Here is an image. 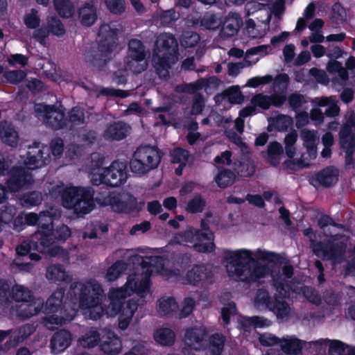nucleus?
Segmentation results:
<instances>
[{
	"label": "nucleus",
	"instance_id": "obj_1",
	"mask_svg": "<svg viewBox=\"0 0 355 355\" xmlns=\"http://www.w3.org/2000/svg\"><path fill=\"white\" fill-rule=\"evenodd\" d=\"M168 263L166 259L160 257H150L142 260L136 271L128 276L124 286L110 291L109 297L113 300H120L134 293L141 299L150 297L152 294L150 277L154 270L166 277L180 275V270H171L166 268Z\"/></svg>",
	"mask_w": 355,
	"mask_h": 355
},
{
	"label": "nucleus",
	"instance_id": "obj_2",
	"mask_svg": "<svg viewBox=\"0 0 355 355\" xmlns=\"http://www.w3.org/2000/svg\"><path fill=\"white\" fill-rule=\"evenodd\" d=\"M226 270L236 281L247 283L259 282L268 273V267L252 257L250 250L242 249L225 252Z\"/></svg>",
	"mask_w": 355,
	"mask_h": 355
},
{
	"label": "nucleus",
	"instance_id": "obj_3",
	"mask_svg": "<svg viewBox=\"0 0 355 355\" xmlns=\"http://www.w3.org/2000/svg\"><path fill=\"white\" fill-rule=\"evenodd\" d=\"M38 145L30 148L24 166H13L9 171L6 185L10 192L15 193L28 189L34 182L31 171L46 164L49 154L46 153V156L44 157L45 148L40 149Z\"/></svg>",
	"mask_w": 355,
	"mask_h": 355
},
{
	"label": "nucleus",
	"instance_id": "obj_4",
	"mask_svg": "<svg viewBox=\"0 0 355 355\" xmlns=\"http://www.w3.org/2000/svg\"><path fill=\"white\" fill-rule=\"evenodd\" d=\"M62 205L76 214H87L94 208V190L91 187H70L61 189Z\"/></svg>",
	"mask_w": 355,
	"mask_h": 355
},
{
	"label": "nucleus",
	"instance_id": "obj_5",
	"mask_svg": "<svg viewBox=\"0 0 355 355\" xmlns=\"http://www.w3.org/2000/svg\"><path fill=\"white\" fill-rule=\"evenodd\" d=\"M348 236L336 234L330 236L324 243L318 242L313 245V252L323 259L331 260L334 263H340L345 261Z\"/></svg>",
	"mask_w": 355,
	"mask_h": 355
},
{
	"label": "nucleus",
	"instance_id": "obj_6",
	"mask_svg": "<svg viewBox=\"0 0 355 355\" xmlns=\"http://www.w3.org/2000/svg\"><path fill=\"white\" fill-rule=\"evenodd\" d=\"M162 157V152L155 146H139L130 162V169L135 174L145 175L158 166Z\"/></svg>",
	"mask_w": 355,
	"mask_h": 355
},
{
	"label": "nucleus",
	"instance_id": "obj_7",
	"mask_svg": "<svg viewBox=\"0 0 355 355\" xmlns=\"http://www.w3.org/2000/svg\"><path fill=\"white\" fill-rule=\"evenodd\" d=\"M214 236L212 232H201L199 230L189 227L175 236L178 243L184 245L193 244L198 252L209 253L215 250Z\"/></svg>",
	"mask_w": 355,
	"mask_h": 355
},
{
	"label": "nucleus",
	"instance_id": "obj_8",
	"mask_svg": "<svg viewBox=\"0 0 355 355\" xmlns=\"http://www.w3.org/2000/svg\"><path fill=\"white\" fill-rule=\"evenodd\" d=\"M71 288H79V304L82 308L91 307L101 303L105 297L101 284L95 279H91L84 284L74 282L71 285Z\"/></svg>",
	"mask_w": 355,
	"mask_h": 355
},
{
	"label": "nucleus",
	"instance_id": "obj_9",
	"mask_svg": "<svg viewBox=\"0 0 355 355\" xmlns=\"http://www.w3.org/2000/svg\"><path fill=\"white\" fill-rule=\"evenodd\" d=\"M35 112L38 117H42L43 122L54 130H59L66 125L64 112L61 107L55 105L37 104Z\"/></svg>",
	"mask_w": 355,
	"mask_h": 355
},
{
	"label": "nucleus",
	"instance_id": "obj_10",
	"mask_svg": "<svg viewBox=\"0 0 355 355\" xmlns=\"http://www.w3.org/2000/svg\"><path fill=\"white\" fill-rule=\"evenodd\" d=\"M153 55L169 58L171 62L178 60V44L175 37L171 33L160 34L156 40Z\"/></svg>",
	"mask_w": 355,
	"mask_h": 355
},
{
	"label": "nucleus",
	"instance_id": "obj_11",
	"mask_svg": "<svg viewBox=\"0 0 355 355\" xmlns=\"http://www.w3.org/2000/svg\"><path fill=\"white\" fill-rule=\"evenodd\" d=\"M274 286L278 294H275V300L269 306V309L275 314L277 318L287 319L293 311L291 305L283 299L287 295V291L285 286L277 280L274 281Z\"/></svg>",
	"mask_w": 355,
	"mask_h": 355
},
{
	"label": "nucleus",
	"instance_id": "obj_12",
	"mask_svg": "<svg viewBox=\"0 0 355 355\" xmlns=\"http://www.w3.org/2000/svg\"><path fill=\"white\" fill-rule=\"evenodd\" d=\"M111 54V52L97 44L86 48L83 58L87 64L101 69L110 60Z\"/></svg>",
	"mask_w": 355,
	"mask_h": 355
},
{
	"label": "nucleus",
	"instance_id": "obj_13",
	"mask_svg": "<svg viewBox=\"0 0 355 355\" xmlns=\"http://www.w3.org/2000/svg\"><path fill=\"white\" fill-rule=\"evenodd\" d=\"M104 173V184L110 187H119L127 179L126 166L123 162L115 161L107 168L102 169Z\"/></svg>",
	"mask_w": 355,
	"mask_h": 355
},
{
	"label": "nucleus",
	"instance_id": "obj_14",
	"mask_svg": "<svg viewBox=\"0 0 355 355\" xmlns=\"http://www.w3.org/2000/svg\"><path fill=\"white\" fill-rule=\"evenodd\" d=\"M243 25L241 16L236 12H230L223 19L219 36L223 39H228L236 35Z\"/></svg>",
	"mask_w": 355,
	"mask_h": 355
},
{
	"label": "nucleus",
	"instance_id": "obj_15",
	"mask_svg": "<svg viewBox=\"0 0 355 355\" xmlns=\"http://www.w3.org/2000/svg\"><path fill=\"white\" fill-rule=\"evenodd\" d=\"M207 334L202 327L187 329L184 340L185 344L195 350H201L207 345Z\"/></svg>",
	"mask_w": 355,
	"mask_h": 355
},
{
	"label": "nucleus",
	"instance_id": "obj_16",
	"mask_svg": "<svg viewBox=\"0 0 355 355\" xmlns=\"http://www.w3.org/2000/svg\"><path fill=\"white\" fill-rule=\"evenodd\" d=\"M261 15H266V18L256 23L252 19H246L245 21V32L251 38L257 39L263 37L268 28L271 15L264 10L260 12Z\"/></svg>",
	"mask_w": 355,
	"mask_h": 355
},
{
	"label": "nucleus",
	"instance_id": "obj_17",
	"mask_svg": "<svg viewBox=\"0 0 355 355\" xmlns=\"http://www.w3.org/2000/svg\"><path fill=\"white\" fill-rule=\"evenodd\" d=\"M131 128L123 121H114L107 125L103 132V138L108 141H121L130 132Z\"/></svg>",
	"mask_w": 355,
	"mask_h": 355
},
{
	"label": "nucleus",
	"instance_id": "obj_18",
	"mask_svg": "<svg viewBox=\"0 0 355 355\" xmlns=\"http://www.w3.org/2000/svg\"><path fill=\"white\" fill-rule=\"evenodd\" d=\"M300 136L304 141V145L306 148L308 157L302 155L301 160L302 166L309 165V162L316 157V144L319 140L317 131L304 129L301 131Z\"/></svg>",
	"mask_w": 355,
	"mask_h": 355
},
{
	"label": "nucleus",
	"instance_id": "obj_19",
	"mask_svg": "<svg viewBox=\"0 0 355 355\" xmlns=\"http://www.w3.org/2000/svg\"><path fill=\"white\" fill-rule=\"evenodd\" d=\"M35 236H40L39 244L36 245V249L41 252H46L55 242V238L53 232V222L51 216L47 218L46 224H42L41 229L38 230Z\"/></svg>",
	"mask_w": 355,
	"mask_h": 355
},
{
	"label": "nucleus",
	"instance_id": "obj_20",
	"mask_svg": "<svg viewBox=\"0 0 355 355\" xmlns=\"http://www.w3.org/2000/svg\"><path fill=\"white\" fill-rule=\"evenodd\" d=\"M98 38V44L112 53L117 46V29L110 24H103L99 28Z\"/></svg>",
	"mask_w": 355,
	"mask_h": 355
},
{
	"label": "nucleus",
	"instance_id": "obj_21",
	"mask_svg": "<svg viewBox=\"0 0 355 355\" xmlns=\"http://www.w3.org/2000/svg\"><path fill=\"white\" fill-rule=\"evenodd\" d=\"M97 1L89 0L85 2L78 9V19L83 26H92L97 19Z\"/></svg>",
	"mask_w": 355,
	"mask_h": 355
},
{
	"label": "nucleus",
	"instance_id": "obj_22",
	"mask_svg": "<svg viewBox=\"0 0 355 355\" xmlns=\"http://www.w3.org/2000/svg\"><path fill=\"white\" fill-rule=\"evenodd\" d=\"M212 276L209 266L196 265L187 272L184 283L196 286L205 280L211 278Z\"/></svg>",
	"mask_w": 355,
	"mask_h": 355
},
{
	"label": "nucleus",
	"instance_id": "obj_23",
	"mask_svg": "<svg viewBox=\"0 0 355 355\" xmlns=\"http://www.w3.org/2000/svg\"><path fill=\"white\" fill-rule=\"evenodd\" d=\"M286 98L284 95L272 94L270 96L263 94H257L251 98V104L254 108L259 107L263 110H268L270 105L275 107L281 106L286 101Z\"/></svg>",
	"mask_w": 355,
	"mask_h": 355
},
{
	"label": "nucleus",
	"instance_id": "obj_24",
	"mask_svg": "<svg viewBox=\"0 0 355 355\" xmlns=\"http://www.w3.org/2000/svg\"><path fill=\"white\" fill-rule=\"evenodd\" d=\"M100 349L105 354L118 355L121 352L122 343L114 332L106 331V334L103 336Z\"/></svg>",
	"mask_w": 355,
	"mask_h": 355
},
{
	"label": "nucleus",
	"instance_id": "obj_25",
	"mask_svg": "<svg viewBox=\"0 0 355 355\" xmlns=\"http://www.w3.org/2000/svg\"><path fill=\"white\" fill-rule=\"evenodd\" d=\"M338 175L337 168L334 166H328L315 174L313 182H315V186L331 187L338 181Z\"/></svg>",
	"mask_w": 355,
	"mask_h": 355
},
{
	"label": "nucleus",
	"instance_id": "obj_26",
	"mask_svg": "<svg viewBox=\"0 0 355 355\" xmlns=\"http://www.w3.org/2000/svg\"><path fill=\"white\" fill-rule=\"evenodd\" d=\"M266 162L273 166H277L284 157V148L277 141L269 143L265 150L261 153Z\"/></svg>",
	"mask_w": 355,
	"mask_h": 355
},
{
	"label": "nucleus",
	"instance_id": "obj_27",
	"mask_svg": "<svg viewBox=\"0 0 355 355\" xmlns=\"http://www.w3.org/2000/svg\"><path fill=\"white\" fill-rule=\"evenodd\" d=\"M28 302L22 304L17 308V316L21 320H27L38 314L44 306V302L41 299H34Z\"/></svg>",
	"mask_w": 355,
	"mask_h": 355
},
{
	"label": "nucleus",
	"instance_id": "obj_28",
	"mask_svg": "<svg viewBox=\"0 0 355 355\" xmlns=\"http://www.w3.org/2000/svg\"><path fill=\"white\" fill-rule=\"evenodd\" d=\"M64 290L62 288L56 289L46 302V309L50 313H67L70 311L63 304Z\"/></svg>",
	"mask_w": 355,
	"mask_h": 355
},
{
	"label": "nucleus",
	"instance_id": "obj_29",
	"mask_svg": "<svg viewBox=\"0 0 355 355\" xmlns=\"http://www.w3.org/2000/svg\"><path fill=\"white\" fill-rule=\"evenodd\" d=\"M0 139L1 141L12 148L18 145L19 135L15 127L6 121L0 122Z\"/></svg>",
	"mask_w": 355,
	"mask_h": 355
},
{
	"label": "nucleus",
	"instance_id": "obj_30",
	"mask_svg": "<svg viewBox=\"0 0 355 355\" xmlns=\"http://www.w3.org/2000/svg\"><path fill=\"white\" fill-rule=\"evenodd\" d=\"M179 305L173 297L163 296L156 302V310L162 316L171 317L177 313Z\"/></svg>",
	"mask_w": 355,
	"mask_h": 355
},
{
	"label": "nucleus",
	"instance_id": "obj_31",
	"mask_svg": "<svg viewBox=\"0 0 355 355\" xmlns=\"http://www.w3.org/2000/svg\"><path fill=\"white\" fill-rule=\"evenodd\" d=\"M75 315V310L71 309L67 313H59L44 317L42 319L43 325L49 330H54L64 324L67 321H70Z\"/></svg>",
	"mask_w": 355,
	"mask_h": 355
},
{
	"label": "nucleus",
	"instance_id": "obj_32",
	"mask_svg": "<svg viewBox=\"0 0 355 355\" xmlns=\"http://www.w3.org/2000/svg\"><path fill=\"white\" fill-rule=\"evenodd\" d=\"M71 341V336L68 331L63 329L58 331L51 338V349L54 353L63 352L69 346Z\"/></svg>",
	"mask_w": 355,
	"mask_h": 355
},
{
	"label": "nucleus",
	"instance_id": "obj_33",
	"mask_svg": "<svg viewBox=\"0 0 355 355\" xmlns=\"http://www.w3.org/2000/svg\"><path fill=\"white\" fill-rule=\"evenodd\" d=\"M222 21L214 13L207 12L200 19L192 20L193 26H200L205 30L216 31L221 26Z\"/></svg>",
	"mask_w": 355,
	"mask_h": 355
},
{
	"label": "nucleus",
	"instance_id": "obj_34",
	"mask_svg": "<svg viewBox=\"0 0 355 355\" xmlns=\"http://www.w3.org/2000/svg\"><path fill=\"white\" fill-rule=\"evenodd\" d=\"M304 342L295 336H287L281 338L279 347L282 351L288 355L300 354Z\"/></svg>",
	"mask_w": 355,
	"mask_h": 355
},
{
	"label": "nucleus",
	"instance_id": "obj_35",
	"mask_svg": "<svg viewBox=\"0 0 355 355\" xmlns=\"http://www.w3.org/2000/svg\"><path fill=\"white\" fill-rule=\"evenodd\" d=\"M171 157V161L173 163L179 164L180 166L175 169V173L178 175H181L182 173V168L189 162L191 158L188 150L183 149L180 147L175 148L170 153Z\"/></svg>",
	"mask_w": 355,
	"mask_h": 355
},
{
	"label": "nucleus",
	"instance_id": "obj_36",
	"mask_svg": "<svg viewBox=\"0 0 355 355\" xmlns=\"http://www.w3.org/2000/svg\"><path fill=\"white\" fill-rule=\"evenodd\" d=\"M148 58L125 57L124 66L126 69L135 74H139L145 71L148 67Z\"/></svg>",
	"mask_w": 355,
	"mask_h": 355
},
{
	"label": "nucleus",
	"instance_id": "obj_37",
	"mask_svg": "<svg viewBox=\"0 0 355 355\" xmlns=\"http://www.w3.org/2000/svg\"><path fill=\"white\" fill-rule=\"evenodd\" d=\"M153 61L156 73L161 78L167 79L169 77L171 65L176 62H171L169 58L164 56L153 55Z\"/></svg>",
	"mask_w": 355,
	"mask_h": 355
},
{
	"label": "nucleus",
	"instance_id": "obj_38",
	"mask_svg": "<svg viewBox=\"0 0 355 355\" xmlns=\"http://www.w3.org/2000/svg\"><path fill=\"white\" fill-rule=\"evenodd\" d=\"M46 277L53 282L71 281V277L67 274L64 267L60 264L49 266L46 271Z\"/></svg>",
	"mask_w": 355,
	"mask_h": 355
},
{
	"label": "nucleus",
	"instance_id": "obj_39",
	"mask_svg": "<svg viewBox=\"0 0 355 355\" xmlns=\"http://www.w3.org/2000/svg\"><path fill=\"white\" fill-rule=\"evenodd\" d=\"M155 340L163 346H171L175 340V334L170 328L160 327L154 332Z\"/></svg>",
	"mask_w": 355,
	"mask_h": 355
},
{
	"label": "nucleus",
	"instance_id": "obj_40",
	"mask_svg": "<svg viewBox=\"0 0 355 355\" xmlns=\"http://www.w3.org/2000/svg\"><path fill=\"white\" fill-rule=\"evenodd\" d=\"M125 57H149V52L146 50V46L141 40L131 39L128 44V50Z\"/></svg>",
	"mask_w": 355,
	"mask_h": 355
},
{
	"label": "nucleus",
	"instance_id": "obj_41",
	"mask_svg": "<svg viewBox=\"0 0 355 355\" xmlns=\"http://www.w3.org/2000/svg\"><path fill=\"white\" fill-rule=\"evenodd\" d=\"M110 203L112 209L115 211H123L128 207V200L131 198L128 193L112 192L110 197Z\"/></svg>",
	"mask_w": 355,
	"mask_h": 355
},
{
	"label": "nucleus",
	"instance_id": "obj_42",
	"mask_svg": "<svg viewBox=\"0 0 355 355\" xmlns=\"http://www.w3.org/2000/svg\"><path fill=\"white\" fill-rule=\"evenodd\" d=\"M234 171L241 177H250L255 172V166L253 160L247 157L242 161L234 164Z\"/></svg>",
	"mask_w": 355,
	"mask_h": 355
},
{
	"label": "nucleus",
	"instance_id": "obj_43",
	"mask_svg": "<svg viewBox=\"0 0 355 355\" xmlns=\"http://www.w3.org/2000/svg\"><path fill=\"white\" fill-rule=\"evenodd\" d=\"M338 135L339 144L343 150H355V130H340Z\"/></svg>",
	"mask_w": 355,
	"mask_h": 355
},
{
	"label": "nucleus",
	"instance_id": "obj_44",
	"mask_svg": "<svg viewBox=\"0 0 355 355\" xmlns=\"http://www.w3.org/2000/svg\"><path fill=\"white\" fill-rule=\"evenodd\" d=\"M200 40V35L193 31H184L179 38L180 45L184 49L195 47Z\"/></svg>",
	"mask_w": 355,
	"mask_h": 355
},
{
	"label": "nucleus",
	"instance_id": "obj_45",
	"mask_svg": "<svg viewBox=\"0 0 355 355\" xmlns=\"http://www.w3.org/2000/svg\"><path fill=\"white\" fill-rule=\"evenodd\" d=\"M127 269V264L123 261H116L107 270L105 275L108 282L116 280Z\"/></svg>",
	"mask_w": 355,
	"mask_h": 355
},
{
	"label": "nucleus",
	"instance_id": "obj_46",
	"mask_svg": "<svg viewBox=\"0 0 355 355\" xmlns=\"http://www.w3.org/2000/svg\"><path fill=\"white\" fill-rule=\"evenodd\" d=\"M100 340V334L92 329L85 332L79 338L78 342L83 347L93 348L99 343Z\"/></svg>",
	"mask_w": 355,
	"mask_h": 355
},
{
	"label": "nucleus",
	"instance_id": "obj_47",
	"mask_svg": "<svg viewBox=\"0 0 355 355\" xmlns=\"http://www.w3.org/2000/svg\"><path fill=\"white\" fill-rule=\"evenodd\" d=\"M53 2L55 10L62 17L69 18L73 16L74 7L70 0H53Z\"/></svg>",
	"mask_w": 355,
	"mask_h": 355
},
{
	"label": "nucleus",
	"instance_id": "obj_48",
	"mask_svg": "<svg viewBox=\"0 0 355 355\" xmlns=\"http://www.w3.org/2000/svg\"><path fill=\"white\" fill-rule=\"evenodd\" d=\"M12 297L17 302H28L32 300L33 293L28 288L19 284H15L12 288Z\"/></svg>",
	"mask_w": 355,
	"mask_h": 355
},
{
	"label": "nucleus",
	"instance_id": "obj_49",
	"mask_svg": "<svg viewBox=\"0 0 355 355\" xmlns=\"http://www.w3.org/2000/svg\"><path fill=\"white\" fill-rule=\"evenodd\" d=\"M272 80V89L273 94L284 95L290 82L289 76L286 73H281L277 75Z\"/></svg>",
	"mask_w": 355,
	"mask_h": 355
},
{
	"label": "nucleus",
	"instance_id": "obj_50",
	"mask_svg": "<svg viewBox=\"0 0 355 355\" xmlns=\"http://www.w3.org/2000/svg\"><path fill=\"white\" fill-rule=\"evenodd\" d=\"M257 60H251L248 58H245L241 62H228L227 63V74L230 76L236 77L239 73L241 69L245 67H249L257 62Z\"/></svg>",
	"mask_w": 355,
	"mask_h": 355
},
{
	"label": "nucleus",
	"instance_id": "obj_51",
	"mask_svg": "<svg viewBox=\"0 0 355 355\" xmlns=\"http://www.w3.org/2000/svg\"><path fill=\"white\" fill-rule=\"evenodd\" d=\"M215 180L218 187L225 188L235 182L236 175L231 171L223 169L218 173Z\"/></svg>",
	"mask_w": 355,
	"mask_h": 355
},
{
	"label": "nucleus",
	"instance_id": "obj_52",
	"mask_svg": "<svg viewBox=\"0 0 355 355\" xmlns=\"http://www.w3.org/2000/svg\"><path fill=\"white\" fill-rule=\"evenodd\" d=\"M36 326L34 324H26L18 328L15 332L17 336L13 338L15 345H17L21 342H23L28 336L35 332Z\"/></svg>",
	"mask_w": 355,
	"mask_h": 355
},
{
	"label": "nucleus",
	"instance_id": "obj_53",
	"mask_svg": "<svg viewBox=\"0 0 355 355\" xmlns=\"http://www.w3.org/2000/svg\"><path fill=\"white\" fill-rule=\"evenodd\" d=\"M225 338L220 334H214L210 338L209 351L211 355H220L223 350Z\"/></svg>",
	"mask_w": 355,
	"mask_h": 355
},
{
	"label": "nucleus",
	"instance_id": "obj_54",
	"mask_svg": "<svg viewBox=\"0 0 355 355\" xmlns=\"http://www.w3.org/2000/svg\"><path fill=\"white\" fill-rule=\"evenodd\" d=\"M227 101L232 104L240 103L243 101V96L239 86H232L224 91Z\"/></svg>",
	"mask_w": 355,
	"mask_h": 355
},
{
	"label": "nucleus",
	"instance_id": "obj_55",
	"mask_svg": "<svg viewBox=\"0 0 355 355\" xmlns=\"http://www.w3.org/2000/svg\"><path fill=\"white\" fill-rule=\"evenodd\" d=\"M270 300V297L267 291L264 289H259L254 297V305L259 309L262 307H267L269 309V306L272 304Z\"/></svg>",
	"mask_w": 355,
	"mask_h": 355
},
{
	"label": "nucleus",
	"instance_id": "obj_56",
	"mask_svg": "<svg viewBox=\"0 0 355 355\" xmlns=\"http://www.w3.org/2000/svg\"><path fill=\"white\" fill-rule=\"evenodd\" d=\"M48 28L55 35L62 36L65 33V28L61 21L55 16L49 17Z\"/></svg>",
	"mask_w": 355,
	"mask_h": 355
},
{
	"label": "nucleus",
	"instance_id": "obj_57",
	"mask_svg": "<svg viewBox=\"0 0 355 355\" xmlns=\"http://www.w3.org/2000/svg\"><path fill=\"white\" fill-rule=\"evenodd\" d=\"M205 200L200 196H196L189 201L186 209L192 214L202 212L205 207Z\"/></svg>",
	"mask_w": 355,
	"mask_h": 355
},
{
	"label": "nucleus",
	"instance_id": "obj_58",
	"mask_svg": "<svg viewBox=\"0 0 355 355\" xmlns=\"http://www.w3.org/2000/svg\"><path fill=\"white\" fill-rule=\"evenodd\" d=\"M270 323V321L268 319L259 316L246 318H244L243 321V325L245 327L253 326L254 328H260L263 327H268Z\"/></svg>",
	"mask_w": 355,
	"mask_h": 355
},
{
	"label": "nucleus",
	"instance_id": "obj_59",
	"mask_svg": "<svg viewBox=\"0 0 355 355\" xmlns=\"http://www.w3.org/2000/svg\"><path fill=\"white\" fill-rule=\"evenodd\" d=\"M205 106V100L202 94L196 92L193 96L191 114H200Z\"/></svg>",
	"mask_w": 355,
	"mask_h": 355
},
{
	"label": "nucleus",
	"instance_id": "obj_60",
	"mask_svg": "<svg viewBox=\"0 0 355 355\" xmlns=\"http://www.w3.org/2000/svg\"><path fill=\"white\" fill-rule=\"evenodd\" d=\"M146 302V298L136 299L135 297L129 300L125 306L123 308V311L129 314V315L133 316L135 313L138 309L139 306L144 305Z\"/></svg>",
	"mask_w": 355,
	"mask_h": 355
},
{
	"label": "nucleus",
	"instance_id": "obj_61",
	"mask_svg": "<svg viewBox=\"0 0 355 355\" xmlns=\"http://www.w3.org/2000/svg\"><path fill=\"white\" fill-rule=\"evenodd\" d=\"M16 214V209L12 205H6L1 207L0 209V225L1 223L8 224Z\"/></svg>",
	"mask_w": 355,
	"mask_h": 355
},
{
	"label": "nucleus",
	"instance_id": "obj_62",
	"mask_svg": "<svg viewBox=\"0 0 355 355\" xmlns=\"http://www.w3.org/2000/svg\"><path fill=\"white\" fill-rule=\"evenodd\" d=\"M331 17L337 24L343 22L347 19L346 10L339 2L334 3L332 6Z\"/></svg>",
	"mask_w": 355,
	"mask_h": 355
},
{
	"label": "nucleus",
	"instance_id": "obj_63",
	"mask_svg": "<svg viewBox=\"0 0 355 355\" xmlns=\"http://www.w3.org/2000/svg\"><path fill=\"white\" fill-rule=\"evenodd\" d=\"M158 17L162 26H168L178 19V16L173 8L162 11Z\"/></svg>",
	"mask_w": 355,
	"mask_h": 355
},
{
	"label": "nucleus",
	"instance_id": "obj_64",
	"mask_svg": "<svg viewBox=\"0 0 355 355\" xmlns=\"http://www.w3.org/2000/svg\"><path fill=\"white\" fill-rule=\"evenodd\" d=\"M26 76V73L22 70H12L4 73V78L11 84H18Z\"/></svg>",
	"mask_w": 355,
	"mask_h": 355
}]
</instances>
